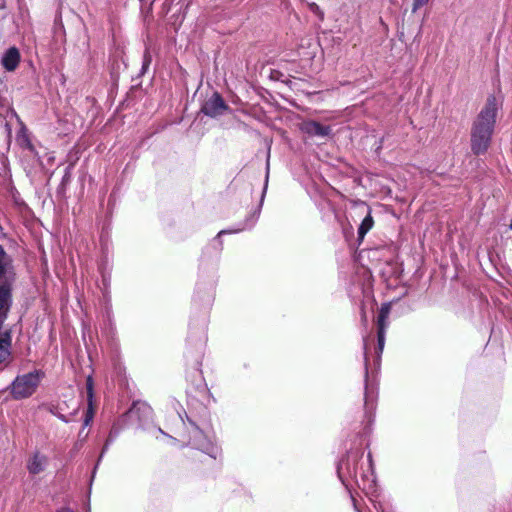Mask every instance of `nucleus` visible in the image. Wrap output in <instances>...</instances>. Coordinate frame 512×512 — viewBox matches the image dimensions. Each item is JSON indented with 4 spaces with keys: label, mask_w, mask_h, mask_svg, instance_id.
<instances>
[{
    "label": "nucleus",
    "mask_w": 512,
    "mask_h": 512,
    "mask_svg": "<svg viewBox=\"0 0 512 512\" xmlns=\"http://www.w3.org/2000/svg\"><path fill=\"white\" fill-rule=\"evenodd\" d=\"M428 2H429V0H414L413 6H412V12L415 13L422 6L426 5Z\"/></svg>",
    "instance_id": "18"
},
{
    "label": "nucleus",
    "mask_w": 512,
    "mask_h": 512,
    "mask_svg": "<svg viewBox=\"0 0 512 512\" xmlns=\"http://www.w3.org/2000/svg\"><path fill=\"white\" fill-rule=\"evenodd\" d=\"M390 313V303L382 304L377 317V346L375 349L376 360L375 365L379 367L381 355L386 340V329L388 327L387 318Z\"/></svg>",
    "instance_id": "5"
},
{
    "label": "nucleus",
    "mask_w": 512,
    "mask_h": 512,
    "mask_svg": "<svg viewBox=\"0 0 512 512\" xmlns=\"http://www.w3.org/2000/svg\"><path fill=\"white\" fill-rule=\"evenodd\" d=\"M345 450L336 463L337 476L357 512H386L378 502L371 450Z\"/></svg>",
    "instance_id": "1"
},
{
    "label": "nucleus",
    "mask_w": 512,
    "mask_h": 512,
    "mask_svg": "<svg viewBox=\"0 0 512 512\" xmlns=\"http://www.w3.org/2000/svg\"><path fill=\"white\" fill-rule=\"evenodd\" d=\"M364 342V369H365V386H364V416L366 420V425L364 427V436L360 437V441L358 443H354V445H358L360 447L365 446V448H369L370 442L366 441V436L369 434L370 429L369 426L374 421V412L376 409V400L378 396L377 387L374 383V380H370L369 378V369H368V357H367V340L363 339Z\"/></svg>",
    "instance_id": "3"
},
{
    "label": "nucleus",
    "mask_w": 512,
    "mask_h": 512,
    "mask_svg": "<svg viewBox=\"0 0 512 512\" xmlns=\"http://www.w3.org/2000/svg\"><path fill=\"white\" fill-rule=\"evenodd\" d=\"M86 389H87V398H88V408L85 415L84 425L87 426L92 421L94 416V407H93V379L91 376L87 378L86 381Z\"/></svg>",
    "instance_id": "10"
},
{
    "label": "nucleus",
    "mask_w": 512,
    "mask_h": 512,
    "mask_svg": "<svg viewBox=\"0 0 512 512\" xmlns=\"http://www.w3.org/2000/svg\"><path fill=\"white\" fill-rule=\"evenodd\" d=\"M310 8L312 10V12H314L316 15H318L321 19H323L324 17V13L321 11L320 7L315 4V3H312L310 5Z\"/></svg>",
    "instance_id": "19"
},
{
    "label": "nucleus",
    "mask_w": 512,
    "mask_h": 512,
    "mask_svg": "<svg viewBox=\"0 0 512 512\" xmlns=\"http://www.w3.org/2000/svg\"><path fill=\"white\" fill-rule=\"evenodd\" d=\"M268 178H269V162L267 161L264 187H263V190H262L260 201L258 202V215L260 214V210H261V207H262V204H263V200H264V197H265V194H266V191H267Z\"/></svg>",
    "instance_id": "16"
},
{
    "label": "nucleus",
    "mask_w": 512,
    "mask_h": 512,
    "mask_svg": "<svg viewBox=\"0 0 512 512\" xmlns=\"http://www.w3.org/2000/svg\"><path fill=\"white\" fill-rule=\"evenodd\" d=\"M43 373L40 371H33L22 376H18L12 383V395L16 399L27 398L31 396L37 389Z\"/></svg>",
    "instance_id": "4"
},
{
    "label": "nucleus",
    "mask_w": 512,
    "mask_h": 512,
    "mask_svg": "<svg viewBox=\"0 0 512 512\" xmlns=\"http://www.w3.org/2000/svg\"><path fill=\"white\" fill-rule=\"evenodd\" d=\"M261 76H266L272 81L286 82V75L279 70L270 67H262Z\"/></svg>",
    "instance_id": "15"
},
{
    "label": "nucleus",
    "mask_w": 512,
    "mask_h": 512,
    "mask_svg": "<svg viewBox=\"0 0 512 512\" xmlns=\"http://www.w3.org/2000/svg\"><path fill=\"white\" fill-rule=\"evenodd\" d=\"M11 338L8 333L0 337V364L4 363L10 356Z\"/></svg>",
    "instance_id": "14"
},
{
    "label": "nucleus",
    "mask_w": 512,
    "mask_h": 512,
    "mask_svg": "<svg viewBox=\"0 0 512 512\" xmlns=\"http://www.w3.org/2000/svg\"><path fill=\"white\" fill-rule=\"evenodd\" d=\"M6 253L3 248L0 246V276L5 272L6 266Z\"/></svg>",
    "instance_id": "17"
},
{
    "label": "nucleus",
    "mask_w": 512,
    "mask_h": 512,
    "mask_svg": "<svg viewBox=\"0 0 512 512\" xmlns=\"http://www.w3.org/2000/svg\"><path fill=\"white\" fill-rule=\"evenodd\" d=\"M228 109V105L225 103L220 94L215 92L205 101L201 111L207 116L217 117L223 115L226 111H228Z\"/></svg>",
    "instance_id": "6"
},
{
    "label": "nucleus",
    "mask_w": 512,
    "mask_h": 512,
    "mask_svg": "<svg viewBox=\"0 0 512 512\" xmlns=\"http://www.w3.org/2000/svg\"><path fill=\"white\" fill-rule=\"evenodd\" d=\"M20 62V53L17 48H9L2 57V64L7 71H14Z\"/></svg>",
    "instance_id": "9"
},
{
    "label": "nucleus",
    "mask_w": 512,
    "mask_h": 512,
    "mask_svg": "<svg viewBox=\"0 0 512 512\" xmlns=\"http://www.w3.org/2000/svg\"><path fill=\"white\" fill-rule=\"evenodd\" d=\"M128 414L130 418L138 417L140 419L141 416L149 418L152 415V409L146 403L137 402L133 404Z\"/></svg>",
    "instance_id": "12"
},
{
    "label": "nucleus",
    "mask_w": 512,
    "mask_h": 512,
    "mask_svg": "<svg viewBox=\"0 0 512 512\" xmlns=\"http://www.w3.org/2000/svg\"><path fill=\"white\" fill-rule=\"evenodd\" d=\"M57 512H73V511L70 508L63 507V508H60Z\"/></svg>",
    "instance_id": "20"
},
{
    "label": "nucleus",
    "mask_w": 512,
    "mask_h": 512,
    "mask_svg": "<svg viewBox=\"0 0 512 512\" xmlns=\"http://www.w3.org/2000/svg\"><path fill=\"white\" fill-rule=\"evenodd\" d=\"M16 141H17V144L21 148L27 149L31 153L37 155V152L35 150L34 145L32 144V142L30 140V137H29L26 127L22 126L21 129L18 131L17 136H16Z\"/></svg>",
    "instance_id": "11"
},
{
    "label": "nucleus",
    "mask_w": 512,
    "mask_h": 512,
    "mask_svg": "<svg viewBox=\"0 0 512 512\" xmlns=\"http://www.w3.org/2000/svg\"><path fill=\"white\" fill-rule=\"evenodd\" d=\"M47 457L39 450L35 451L27 461V469L31 474H38L46 468Z\"/></svg>",
    "instance_id": "8"
},
{
    "label": "nucleus",
    "mask_w": 512,
    "mask_h": 512,
    "mask_svg": "<svg viewBox=\"0 0 512 512\" xmlns=\"http://www.w3.org/2000/svg\"><path fill=\"white\" fill-rule=\"evenodd\" d=\"M226 233H228V231L222 230V231H220V232L218 233V236H221V235L226 234Z\"/></svg>",
    "instance_id": "21"
},
{
    "label": "nucleus",
    "mask_w": 512,
    "mask_h": 512,
    "mask_svg": "<svg viewBox=\"0 0 512 512\" xmlns=\"http://www.w3.org/2000/svg\"><path fill=\"white\" fill-rule=\"evenodd\" d=\"M362 318H363V320H365V321H366V315H365V312H364V310H363V309H362Z\"/></svg>",
    "instance_id": "22"
},
{
    "label": "nucleus",
    "mask_w": 512,
    "mask_h": 512,
    "mask_svg": "<svg viewBox=\"0 0 512 512\" xmlns=\"http://www.w3.org/2000/svg\"><path fill=\"white\" fill-rule=\"evenodd\" d=\"M499 104L494 95H489L477 117L472 123L470 148L474 155L485 154L492 142Z\"/></svg>",
    "instance_id": "2"
},
{
    "label": "nucleus",
    "mask_w": 512,
    "mask_h": 512,
    "mask_svg": "<svg viewBox=\"0 0 512 512\" xmlns=\"http://www.w3.org/2000/svg\"><path fill=\"white\" fill-rule=\"evenodd\" d=\"M302 131L310 136L326 137L331 134V127L320 122L309 120L302 124Z\"/></svg>",
    "instance_id": "7"
},
{
    "label": "nucleus",
    "mask_w": 512,
    "mask_h": 512,
    "mask_svg": "<svg viewBox=\"0 0 512 512\" xmlns=\"http://www.w3.org/2000/svg\"><path fill=\"white\" fill-rule=\"evenodd\" d=\"M373 225H374V220L371 215L370 209H368L367 215L364 217V219L362 220V222L360 223V225L358 227L357 234H358L359 241H362L364 239L365 235L372 229Z\"/></svg>",
    "instance_id": "13"
}]
</instances>
